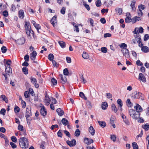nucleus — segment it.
Listing matches in <instances>:
<instances>
[{"label": "nucleus", "mask_w": 149, "mask_h": 149, "mask_svg": "<svg viewBox=\"0 0 149 149\" xmlns=\"http://www.w3.org/2000/svg\"><path fill=\"white\" fill-rule=\"evenodd\" d=\"M61 122L63 125L65 126L68 124V120L65 118H63L61 120Z\"/></svg>", "instance_id": "obj_31"}, {"label": "nucleus", "mask_w": 149, "mask_h": 149, "mask_svg": "<svg viewBox=\"0 0 149 149\" xmlns=\"http://www.w3.org/2000/svg\"><path fill=\"white\" fill-rule=\"evenodd\" d=\"M108 107L107 103L106 102H104L102 103V108L103 109H106Z\"/></svg>", "instance_id": "obj_29"}, {"label": "nucleus", "mask_w": 149, "mask_h": 149, "mask_svg": "<svg viewBox=\"0 0 149 149\" xmlns=\"http://www.w3.org/2000/svg\"><path fill=\"white\" fill-rule=\"evenodd\" d=\"M81 82H83L84 84H85L86 83V80L84 78L83 76H82L81 77Z\"/></svg>", "instance_id": "obj_61"}, {"label": "nucleus", "mask_w": 149, "mask_h": 149, "mask_svg": "<svg viewBox=\"0 0 149 149\" xmlns=\"http://www.w3.org/2000/svg\"><path fill=\"white\" fill-rule=\"evenodd\" d=\"M19 145L22 148L25 149L28 148L29 145L28 140L25 137H22L19 140Z\"/></svg>", "instance_id": "obj_1"}, {"label": "nucleus", "mask_w": 149, "mask_h": 149, "mask_svg": "<svg viewBox=\"0 0 149 149\" xmlns=\"http://www.w3.org/2000/svg\"><path fill=\"white\" fill-rule=\"evenodd\" d=\"M40 113L43 116H45L47 115V112L45 107L44 106H40Z\"/></svg>", "instance_id": "obj_7"}, {"label": "nucleus", "mask_w": 149, "mask_h": 149, "mask_svg": "<svg viewBox=\"0 0 149 149\" xmlns=\"http://www.w3.org/2000/svg\"><path fill=\"white\" fill-rule=\"evenodd\" d=\"M48 58L50 61H53L54 58V55L52 54H49L48 56Z\"/></svg>", "instance_id": "obj_46"}, {"label": "nucleus", "mask_w": 149, "mask_h": 149, "mask_svg": "<svg viewBox=\"0 0 149 149\" xmlns=\"http://www.w3.org/2000/svg\"><path fill=\"white\" fill-rule=\"evenodd\" d=\"M10 144L12 148H16L17 147L16 145L12 142H10Z\"/></svg>", "instance_id": "obj_64"}, {"label": "nucleus", "mask_w": 149, "mask_h": 149, "mask_svg": "<svg viewBox=\"0 0 149 149\" xmlns=\"http://www.w3.org/2000/svg\"><path fill=\"white\" fill-rule=\"evenodd\" d=\"M136 41L137 42L141 40V36L140 34H134V36Z\"/></svg>", "instance_id": "obj_26"}, {"label": "nucleus", "mask_w": 149, "mask_h": 149, "mask_svg": "<svg viewBox=\"0 0 149 149\" xmlns=\"http://www.w3.org/2000/svg\"><path fill=\"white\" fill-rule=\"evenodd\" d=\"M138 79L139 80L145 83L146 81V79L144 75L142 73H140L139 74Z\"/></svg>", "instance_id": "obj_8"}, {"label": "nucleus", "mask_w": 149, "mask_h": 149, "mask_svg": "<svg viewBox=\"0 0 149 149\" xmlns=\"http://www.w3.org/2000/svg\"><path fill=\"white\" fill-rule=\"evenodd\" d=\"M119 46L121 49H127V45L125 43H121L119 45Z\"/></svg>", "instance_id": "obj_32"}, {"label": "nucleus", "mask_w": 149, "mask_h": 149, "mask_svg": "<svg viewBox=\"0 0 149 149\" xmlns=\"http://www.w3.org/2000/svg\"><path fill=\"white\" fill-rule=\"evenodd\" d=\"M136 3V1L135 0H133L131 1L130 6L132 8V10L134 11L136 10V8L135 7Z\"/></svg>", "instance_id": "obj_16"}, {"label": "nucleus", "mask_w": 149, "mask_h": 149, "mask_svg": "<svg viewBox=\"0 0 149 149\" xmlns=\"http://www.w3.org/2000/svg\"><path fill=\"white\" fill-rule=\"evenodd\" d=\"M80 134V131L79 129H77L74 133V135L77 137L79 136Z\"/></svg>", "instance_id": "obj_40"}, {"label": "nucleus", "mask_w": 149, "mask_h": 149, "mask_svg": "<svg viewBox=\"0 0 149 149\" xmlns=\"http://www.w3.org/2000/svg\"><path fill=\"white\" fill-rule=\"evenodd\" d=\"M37 54L36 51H33L32 53L30 54V58L31 60H34L36 58Z\"/></svg>", "instance_id": "obj_15"}, {"label": "nucleus", "mask_w": 149, "mask_h": 149, "mask_svg": "<svg viewBox=\"0 0 149 149\" xmlns=\"http://www.w3.org/2000/svg\"><path fill=\"white\" fill-rule=\"evenodd\" d=\"M139 10H142L146 8L145 6L144 5L141 4L138 6Z\"/></svg>", "instance_id": "obj_35"}, {"label": "nucleus", "mask_w": 149, "mask_h": 149, "mask_svg": "<svg viewBox=\"0 0 149 149\" xmlns=\"http://www.w3.org/2000/svg\"><path fill=\"white\" fill-rule=\"evenodd\" d=\"M106 95L107 97L108 98H110L112 97V95L109 93H106Z\"/></svg>", "instance_id": "obj_63"}, {"label": "nucleus", "mask_w": 149, "mask_h": 149, "mask_svg": "<svg viewBox=\"0 0 149 149\" xmlns=\"http://www.w3.org/2000/svg\"><path fill=\"white\" fill-rule=\"evenodd\" d=\"M60 82L63 84H65L67 81L66 77L65 75L60 74Z\"/></svg>", "instance_id": "obj_10"}, {"label": "nucleus", "mask_w": 149, "mask_h": 149, "mask_svg": "<svg viewBox=\"0 0 149 149\" xmlns=\"http://www.w3.org/2000/svg\"><path fill=\"white\" fill-rule=\"evenodd\" d=\"M57 17L55 16H54L51 20V22L53 26H54L55 24L57 22Z\"/></svg>", "instance_id": "obj_17"}, {"label": "nucleus", "mask_w": 149, "mask_h": 149, "mask_svg": "<svg viewBox=\"0 0 149 149\" xmlns=\"http://www.w3.org/2000/svg\"><path fill=\"white\" fill-rule=\"evenodd\" d=\"M26 114H31V112L30 109L28 108H26Z\"/></svg>", "instance_id": "obj_57"}, {"label": "nucleus", "mask_w": 149, "mask_h": 149, "mask_svg": "<svg viewBox=\"0 0 149 149\" xmlns=\"http://www.w3.org/2000/svg\"><path fill=\"white\" fill-rule=\"evenodd\" d=\"M141 18L140 17H137V16H136L134 17L132 19V21L133 23H135L137 21H139L141 20Z\"/></svg>", "instance_id": "obj_18"}, {"label": "nucleus", "mask_w": 149, "mask_h": 149, "mask_svg": "<svg viewBox=\"0 0 149 149\" xmlns=\"http://www.w3.org/2000/svg\"><path fill=\"white\" fill-rule=\"evenodd\" d=\"M116 11L118 13L119 15H120L122 13V10L121 8H117L116 9Z\"/></svg>", "instance_id": "obj_53"}, {"label": "nucleus", "mask_w": 149, "mask_h": 149, "mask_svg": "<svg viewBox=\"0 0 149 149\" xmlns=\"http://www.w3.org/2000/svg\"><path fill=\"white\" fill-rule=\"evenodd\" d=\"M142 127L146 131H148L149 129V125L148 124H146L143 125L142 126Z\"/></svg>", "instance_id": "obj_34"}, {"label": "nucleus", "mask_w": 149, "mask_h": 149, "mask_svg": "<svg viewBox=\"0 0 149 149\" xmlns=\"http://www.w3.org/2000/svg\"><path fill=\"white\" fill-rule=\"evenodd\" d=\"M19 108L17 106H16L14 109V111L16 113H18L19 111Z\"/></svg>", "instance_id": "obj_54"}, {"label": "nucleus", "mask_w": 149, "mask_h": 149, "mask_svg": "<svg viewBox=\"0 0 149 149\" xmlns=\"http://www.w3.org/2000/svg\"><path fill=\"white\" fill-rule=\"evenodd\" d=\"M63 74L62 75H65L66 76L68 75L69 74L68 70L67 68H65L63 70Z\"/></svg>", "instance_id": "obj_48"}, {"label": "nucleus", "mask_w": 149, "mask_h": 149, "mask_svg": "<svg viewBox=\"0 0 149 149\" xmlns=\"http://www.w3.org/2000/svg\"><path fill=\"white\" fill-rule=\"evenodd\" d=\"M101 51L102 52L106 53L107 52V49L105 47H102L101 48Z\"/></svg>", "instance_id": "obj_42"}, {"label": "nucleus", "mask_w": 149, "mask_h": 149, "mask_svg": "<svg viewBox=\"0 0 149 149\" xmlns=\"http://www.w3.org/2000/svg\"><path fill=\"white\" fill-rule=\"evenodd\" d=\"M56 111L58 115L60 116H62L64 114L63 111L60 108L57 109L56 110Z\"/></svg>", "instance_id": "obj_20"}, {"label": "nucleus", "mask_w": 149, "mask_h": 149, "mask_svg": "<svg viewBox=\"0 0 149 149\" xmlns=\"http://www.w3.org/2000/svg\"><path fill=\"white\" fill-rule=\"evenodd\" d=\"M5 67L6 73L3 74V75H4L5 78V79L6 81L8 78L7 75L10 76L12 74V68H11Z\"/></svg>", "instance_id": "obj_3"}, {"label": "nucleus", "mask_w": 149, "mask_h": 149, "mask_svg": "<svg viewBox=\"0 0 149 149\" xmlns=\"http://www.w3.org/2000/svg\"><path fill=\"white\" fill-rule=\"evenodd\" d=\"M58 43L60 46L62 48H64L65 47V44L64 42L62 41H59Z\"/></svg>", "instance_id": "obj_39"}, {"label": "nucleus", "mask_w": 149, "mask_h": 149, "mask_svg": "<svg viewBox=\"0 0 149 149\" xmlns=\"http://www.w3.org/2000/svg\"><path fill=\"white\" fill-rule=\"evenodd\" d=\"M126 102L127 105L129 107H131L133 106V104L131 103L129 99L127 100Z\"/></svg>", "instance_id": "obj_33"}, {"label": "nucleus", "mask_w": 149, "mask_h": 149, "mask_svg": "<svg viewBox=\"0 0 149 149\" xmlns=\"http://www.w3.org/2000/svg\"><path fill=\"white\" fill-rule=\"evenodd\" d=\"M0 99H2L3 101H5L6 103H7L8 102V100L4 95H1L0 97Z\"/></svg>", "instance_id": "obj_38"}, {"label": "nucleus", "mask_w": 149, "mask_h": 149, "mask_svg": "<svg viewBox=\"0 0 149 149\" xmlns=\"http://www.w3.org/2000/svg\"><path fill=\"white\" fill-rule=\"evenodd\" d=\"M129 114L131 117L134 119H137L140 117V115L137 111L132 109L129 110Z\"/></svg>", "instance_id": "obj_2"}, {"label": "nucleus", "mask_w": 149, "mask_h": 149, "mask_svg": "<svg viewBox=\"0 0 149 149\" xmlns=\"http://www.w3.org/2000/svg\"><path fill=\"white\" fill-rule=\"evenodd\" d=\"M143 29L142 27L139 28L136 27L135 28L133 32L134 34H140L139 33H142L143 32Z\"/></svg>", "instance_id": "obj_6"}, {"label": "nucleus", "mask_w": 149, "mask_h": 149, "mask_svg": "<svg viewBox=\"0 0 149 149\" xmlns=\"http://www.w3.org/2000/svg\"><path fill=\"white\" fill-rule=\"evenodd\" d=\"M141 93L140 92H135L133 93L132 97L134 98H139L141 96Z\"/></svg>", "instance_id": "obj_12"}, {"label": "nucleus", "mask_w": 149, "mask_h": 149, "mask_svg": "<svg viewBox=\"0 0 149 149\" xmlns=\"http://www.w3.org/2000/svg\"><path fill=\"white\" fill-rule=\"evenodd\" d=\"M116 118L115 116H111L110 119V124H113L114 123V121H116Z\"/></svg>", "instance_id": "obj_30"}, {"label": "nucleus", "mask_w": 149, "mask_h": 149, "mask_svg": "<svg viewBox=\"0 0 149 149\" xmlns=\"http://www.w3.org/2000/svg\"><path fill=\"white\" fill-rule=\"evenodd\" d=\"M11 63V61L10 60H8L6 61V63L5 64V67L11 68L10 66V64Z\"/></svg>", "instance_id": "obj_36"}, {"label": "nucleus", "mask_w": 149, "mask_h": 149, "mask_svg": "<svg viewBox=\"0 0 149 149\" xmlns=\"http://www.w3.org/2000/svg\"><path fill=\"white\" fill-rule=\"evenodd\" d=\"M11 139L12 141L16 143L17 141L16 138L14 136H12L11 138Z\"/></svg>", "instance_id": "obj_59"}, {"label": "nucleus", "mask_w": 149, "mask_h": 149, "mask_svg": "<svg viewBox=\"0 0 149 149\" xmlns=\"http://www.w3.org/2000/svg\"><path fill=\"white\" fill-rule=\"evenodd\" d=\"M26 33L28 36H31V35L33 34V31L31 30V29H26Z\"/></svg>", "instance_id": "obj_24"}, {"label": "nucleus", "mask_w": 149, "mask_h": 149, "mask_svg": "<svg viewBox=\"0 0 149 149\" xmlns=\"http://www.w3.org/2000/svg\"><path fill=\"white\" fill-rule=\"evenodd\" d=\"M137 13L138 15L140 17H142L143 15V13L141 10H137Z\"/></svg>", "instance_id": "obj_52"}, {"label": "nucleus", "mask_w": 149, "mask_h": 149, "mask_svg": "<svg viewBox=\"0 0 149 149\" xmlns=\"http://www.w3.org/2000/svg\"><path fill=\"white\" fill-rule=\"evenodd\" d=\"M133 149H138V146L136 142H133L132 144Z\"/></svg>", "instance_id": "obj_44"}, {"label": "nucleus", "mask_w": 149, "mask_h": 149, "mask_svg": "<svg viewBox=\"0 0 149 149\" xmlns=\"http://www.w3.org/2000/svg\"><path fill=\"white\" fill-rule=\"evenodd\" d=\"M29 92L28 91H26L24 94V95L25 98H28L29 96Z\"/></svg>", "instance_id": "obj_55"}, {"label": "nucleus", "mask_w": 149, "mask_h": 149, "mask_svg": "<svg viewBox=\"0 0 149 149\" xmlns=\"http://www.w3.org/2000/svg\"><path fill=\"white\" fill-rule=\"evenodd\" d=\"M117 103L119 106L121 108L123 106V103L122 100L120 99H118L117 100Z\"/></svg>", "instance_id": "obj_43"}, {"label": "nucleus", "mask_w": 149, "mask_h": 149, "mask_svg": "<svg viewBox=\"0 0 149 149\" xmlns=\"http://www.w3.org/2000/svg\"><path fill=\"white\" fill-rule=\"evenodd\" d=\"M111 139L113 142H115L116 139V137L114 134L111 135Z\"/></svg>", "instance_id": "obj_45"}, {"label": "nucleus", "mask_w": 149, "mask_h": 149, "mask_svg": "<svg viewBox=\"0 0 149 149\" xmlns=\"http://www.w3.org/2000/svg\"><path fill=\"white\" fill-rule=\"evenodd\" d=\"M31 82L33 84L37 82V80L36 78L33 77H31L30 78Z\"/></svg>", "instance_id": "obj_58"}, {"label": "nucleus", "mask_w": 149, "mask_h": 149, "mask_svg": "<svg viewBox=\"0 0 149 149\" xmlns=\"http://www.w3.org/2000/svg\"><path fill=\"white\" fill-rule=\"evenodd\" d=\"M111 107L112 111L114 113H116L117 112L118 109L116 105L114 104H111Z\"/></svg>", "instance_id": "obj_25"}, {"label": "nucleus", "mask_w": 149, "mask_h": 149, "mask_svg": "<svg viewBox=\"0 0 149 149\" xmlns=\"http://www.w3.org/2000/svg\"><path fill=\"white\" fill-rule=\"evenodd\" d=\"M22 71L25 74H28V68L26 67H24L22 68Z\"/></svg>", "instance_id": "obj_41"}, {"label": "nucleus", "mask_w": 149, "mask_h": 149, "mask_svg": "<svg viewBox=\"0 0 149 149\" xmlns=\"http://www.w3.org/2000/svg\"><path fill=\"white\" fill-rule=\"evenodd\" d=\"M89 131L91 135H94L95 132V130L93 127L91 126L89 128Z\"/></svg>", "instance_id": "obj_19"}, {"label": "nucleus", "mask_w": 149, "mask_h": 149, "mask_svg": "<svg viewBox=\"0 0 149 149\" xmlns=\"http://www.w3.org/2000/svg\"><path fill=\"white\" fill-rule=\"evenodd\" d=\"M141 51L144 53H147L149 52V49L146 46H144L141 48Z\"/></svg>", "instance_id": "obj_21"}, {"label": "nucleus", "mask_w": 149, "mask_h": 149, "mask_svg": "<svg viewBox=\"0 0 149 149\" xmlns=\"http://www.w3.org/2000/svg\"><path fill=\"white\" fill-rule=\"evenodd\" d=\"M52 82L53 85H56L57 84V81L54 78H52Z\"/></svg>", "instance_id": "obj_56"}, {"label": "nucleus", "mask_w": 149, "mask_h": 149, "mask_svg": "<svg viewBox=\"0 0 149 149\" xmlns=\"http://www.w3.org/2000/svg\"><path fill=\"white\" fill-rule=\"evenodd\" d=\"M25 41V39L24 38H22L17 40L18 44L20 45L23 44Z\"/></svg>", "instance_id": "obj_22"}, {"label": "nucleus", "mask_w": 149, "mask_h": 149, "mask_svg": "<svg viewBox=\"0 0 149 149\" xmlns=\"http://www.w3.org/2000/svg\"><path fill=\"white\" fill-rule=\"evenodd\" d=\"M50 101V99L49 98V96L47 95V94H45V97L44 102L46 105L48 106L49 104Z\"/></svg>", "instance_id": "obj_11"}, {"label": "nucleus", "mask_w": 149, "mask_h": 149, "mask_svg": "<svg viewBox=\"0 0 149 149\" xmlns=\"http://www.w3.org/2000/svg\"><path fill=\"white\" fill-rule=\"evenodd\" d=\"M149 38V36L148 34H146L145 35L144 38V40L146 41Z\"/></svg>", "instance_id": "obj_62"}, {"label": "nucleus", "mask_w": 149, "mask_h": 149, "mask_svg": "<svg viewBox=\"0 0 149 149\" xmlns=\"http://www.w3.org/2000/svg\"><path fill=\"white\" fill-rule=\"evenodd\" d=\"M24 26L26 29H26H31L30 24L28 22H27L26 21L25 22Z\"/></svg>", "instance_id": "obj_27"}, {"label": "nucleus", "mask_w": 149, "mask_h": 149, "mask_svg": "<svg viewBox=\"0 0 149 149\" xmlns=\"http://www.w3.org/2000/svg\"><path fill=\"white\" fill-rule=\"evenodd\" d=\"M21 104H22V107L23 108H24L26 107V104L25 102L23 100H22Z\"/></svg>", "instance_id": "obj_60"}, {"label": "nucleus", "mask_w": 149, "mask_h": 149, "mask_svg": "<svg viewBox=\"0 0 149 149\" xmlns=\"http://www.w3.org/2000/svg\"><path fill=\"white\" fill-rule=\"evenodd\" d=\"M120 115L125 124L127 126L129 125H130V122L128 118L123 113H121Z\"/></svg>", "instance_id": "obj_5"}, {"label": "nucleus", "mask_w": 149, "mask_h": 149, "mask_svg": "<svg viewBox=\"0 0 149 149\" xmlns=\"http://www.w3.org/2000/svg\"><path fill=\"white\" fill-rule=\"evenodd\" d=\"M66 142L67 144L70 147L75 146L76 144V141L74 139L72 140L71 141H67Z\"/></svg>", "instance_id": "obj_9"}, {"label": "nucleus", "mask_w": 149, "mask_h": 149, "mask_svg": "<svg viewBox=\"0 0 149 149\" xmlns=\"http://www.w3.org/2000/svg\"><path fill=\"white\" fill-rule=\"evenodd\" d=\"M122 53H123V55L125 57L126 60L130 57V52L128 49H124L121 50Z\"/></svg>", "instance_id": "obj_4"}, {"label": "nucleus", "mask_w": 149, "mask_h": 149, "mask_svg": "<svg viewBox=\"0 0 149 149\" xmlns=\"http://www.w3.org/2000/svg\"><path fill=\"white\" fill-rule=\"evenodd\" d=\"M82 57L85 59H87L89 57V55L86 52H84L82 55Z\"/></svg>", "instance_id": "obj_37"}, {"label": "nucleus", "mask_w": 149, "mask_h": 149, "mask_svg": "<svg viewBox=\"0 0 149 149\" xmlns=\"http://www.w3.org/2000/svg\"><path fill=\"white\" fill-rule=\"evenodd\" d=\"M132 21V19L129 16L127 17L125 19V21L126 23L130 22Z\"/></svg>", "instance_id": "obj_47"}, {"label": "nucleus", "mask_w": 149, "mask_h": 149, "mask_svg": "<svg viewBox=\"0 0 149 149\" xmlns=\"http://www.w3.org/2000/svg\"><path fill=\"white\" fill-rule=\"evenodd\" d=\"M34 26L37 30L38 32L39 33V30L40 29V25L38 24H36Z\"/></svg>", "instance_id": "obj_50"}, {"label": "nucleus", "mask_w": 149, "mask_h": 149, "mask_svg": "<svg viewBox=\"0 0 149 149\" xmlns=\"http://www.w3.org/2000/svg\"><path fill=\"white\" fill-rule=\"evenodd\" d=\"M98 123L100 126L102 127H104L106 125V123L104 121H98Z\"/></svg>", "instance_id": "obj_28"}, {"label": "nucleus", "mask_w": 149, "mask_h": 149, "mask_svg": "<svg viewBox=\"0 0 149 149\" xmlns=\"http://www.w3.org/2000/svg\"><path fill=\"white\" fill-rule=\"evenodd\" d=\"M97 7H99L101 5V3L100 0H97L95 3Z\"/></svg>", "instance_id": "obj_49"}, {"label": "nucleus", "mask_w": 149, "mask_h": 149, "mask_svg": "<svg viewBox=\"0 0 149 149\" xmlns=\"http://www.w3.org/2000/svg\"><path fill=\"white\" fill-rule=\"evenodd\" d=\"M93 142V140L91 139H88L87 138H84V142L87 145H89L91 143H92Z\"/></svg>", "instance_id": "obj_14"}, {"label": "nucleus", "mask_w": 149, "mask_h": 149, "mask_svg": "<svg viewBox=\"0 0 149 149\" xmlns=\"http://www.w3.org/2000/svg\"><path fill=\"white\" fill-rule=\"evenodd\" d=\"M19 18L23 19L24 17V13L23 10H20L18 12Z\"/></svg>", "instance_id": "obj_23"}, {"label": "nucleus", "mask_w": 149, "mask_h": 149, "mask_svg": "<svg viewBox=\"0 0 149 149\" xmlns=\"http://www.w3.org/2000/svg\"><path fill=\"white\" fill-rule=\"evenodd\" d=\"M1 50L2 52L3 53H5L7 51L6 48L5 46H3L1 48Z\"/></svg>", "instance_id": "obj_51"}, {"label": "nucleus", "mask_w": 149, "mask_h": 149, "mask_svg": "<svg viewBox=\"0 0 149 149\" xmlns=\"http://www.w3.org/2000/svg\"><path fill=\"white\" fill-rule=\"evenodd\" d=\"M134 108L136 109L137 112L138 113L142 111V108L138 104H136V106H134Z\"/></svg>", "instance_id": "obj_13"}]
</instances>
